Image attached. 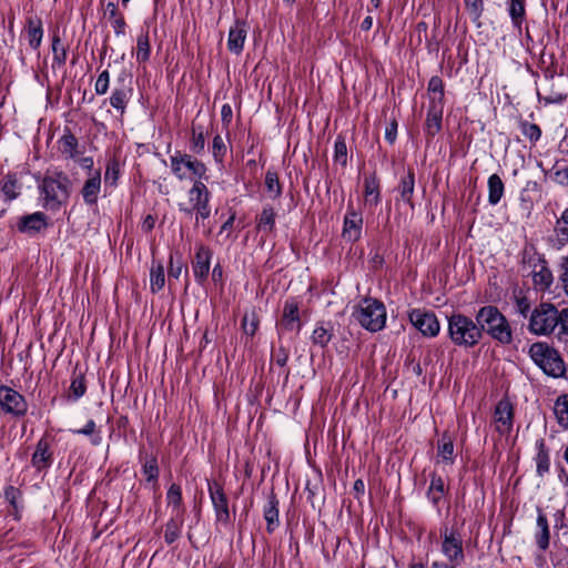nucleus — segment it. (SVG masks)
I'll return each instance as SVG.
<instances>
[{"instance_id":"1","label":"nucleus","mask_w":568,"mask_h":568,"mask_svg":"<svg viewBox=\"0 0 568 568\" xmlns=\"http://www.w3.org/2000/svg\"><path fill=\"white\" fill-rule=\"evenodd\" d=\"M42 206L49 211H59L69 201L72 182L67 173L48 170L39 184Z\"/></svg>"},{"instance_id":"2","label":"nucleus","mask_w":568,"mask_h":568,"mask_svg":"<svg viewBox=\"0 0 568 568\" xmlns=\"http://www.w3.org/2000/svg\"><path fill=\"white\" fill-rule=\"evenodd\" d=\"M476 321L483 334L486 332L491 338L501 344H510L513 342L510 325L496 306L480 307L476 314Z\"/></svg>"},{"instance_id":"3","label":"nucleus","mask_w":568,"mask_h":568,"mask_svg":"<svg viewBox=\"0 0 568 568\" xmlns=\"http://www.w3.org/2000/svg\"><path fill=\"white\" fill-rule=\"evenodd\" d=\"M448 336L455 345L468 348L480 342L483 333L477 321L457 313L448 317Z\"/></svg>"},{"instance_id":"4","label":"nucleus","mask_w":568,"mask_h":568,"mask_svg":"<svg viewBox=\"0 0 568 568\" xmlns=\"http://www.w3.org/2000/svg\"><path fill=\"white\" fill-rule=\"evenodd\" d=\"M529 355L545 374L551 377H561L565 375L566 367L562 358L559 353L547 343H534L529 348Z\"/></svg>"},{"instance_id":"5","label":"nucleus","mask_w":568,"mask_h":568,"mask_svg":"<svg viewBox=\"0 0 568 568\" xmlns=\"http://www.w3.org/2000/svg\"><path fill=\"white\" fill-rule=\"evenodd\" d=\"M211 193L206 185L196 180L187 192V203H180L179 210L187 215L195 213V223L203 222L211 215Z\"/></svg>"},{"instance_id":"6","label":"nucleus","mask_w":568,"mask_h":568,"mask_svg":"<svg viewBox=\"0 0 568 568\" xmlns=\"http://www.w3.org/2000/svg\"><path fill=\"white\" fill-rule=\"evenodd\" d=\"M354 316L365 329L369 332H378L384 328L386 323L385 305L372 297L364 298L357 305Z\"/></svg>"},{"instance_id":"7","label":"nucleus","mask_w":568,"mask_h":568,"mask_svg":"<svg viewBox=\"0 0 568 568\" xmlns=\"http://www.w3.org/2000/svg\"><path fill=\"white\" fill-rule=\"evenodd\" d=\"M560 314L550 303L539 304L530 314L529 331L536 335H549L558 327Z\"/></svg>"},{"instance_id":"8","label":"nucleus","mask_w":568,"mask_h":568,"mask_svg":"<svg viewBox=\"0 0 568 568\" xmlns=\"http://www.w3.org/2000/svg\"><path fill=\"white\" fill-rule=\"evenodd\" d=\"M27 410V400L20 393L8 386H0V413L21 417Z\"/></svg>"},{"instance_id":"9","label":"nucleus","mask_w":568,"mask_h":568,"mask_svg":"<svg viewBox=\"0 0 568 568\" xmlns=\"http://www.w3.org/2000/svg\"><path fill=\"white\" fill-rule=\"evenodd\" d=\"M493 423L495 430L500 436H508L510 434L514 425V408L508 399L503 398L496 404Z\"/></svg>"},{"instance_id":"10","label":"nucleus","mask_w":568,"mask_h":568,"mask_svg":"<svg viewBox=\"0 0 568 568\" xmlns=\"http://www.w3.org/2000/svg\"><path fill=\"white\" fill-rule=\"evenodd\" d=\"M409 321L425 336L434 337L439 333L440 325L434 313L413 310Z\"/></svg>"},{"instance_id":"11","label":"nucleus","mask_w":568,"mask_h":568,"mask_svg":"<svg viewBox=\"0 0 568 568\" xmlns=\"http://www.w3.org/2000/svg\"><path fill=\"white\" fill-rule=\"evenodd\" d=\"M442 551L450 562L460 564L463 561V540L457 531L445 528L443 532Z\"/></svg>"},{"instance_id":"12","label":"nucleus","mask_w":568,"mask_h":568,"mask_svg":"<svg viewBox=\"0 0 568 568\" xmlns=\"http://www.w3.org/2000/svg\"><path fill=\"white\" fill-rule=\"evenodd\" d=\"M209 494L213 504L216 520L223 524L230 521L229 500L223 487L217 483H209Z\"/></svg>"},{"instance_id":"13","label":"nucleus","mask_w":568,"mask_h":568,"mask_svg":"<svg viewBox=\"0 0 568 568\" xmlns=\"http://www.w3.org/2000/svg\"><path fill=\"white\" fill-rule=\"evenodd\" d=\"M301 320L298 313V304L295 301H286L283 307L281 321L277 323V332L282 335L285 332L301 331Z\"/></svg>"},{"instance_id":"14","label":"nucleus","mask_w":568,"mask_h":568,"mask_svg":"<svg viewBox=\"0 0 568 568\" xmlns=\"http://www.w3.org/2000/svg\"><path fill=\"white\" fill-rule=\"evenodd\" d=\"M363 230V216L349 204L344 216L342 236L344 240L354 243L361 239Z\"/></svg>"},{"instance_id":"15","label":"nucleus","mask_w":568,"mask_h":568,"mask_svg":"<svg viewBox=\"0 0 568 568\" xmlns=\"http://www.w3.org/2000/svg\"><path fill=\"white\" fill-rule=\"evenodd\" d=\"M48 226V217L43 212H34L20 217L18 222V231L29 235L40 233Z\"/></svg>"},{"instance_id":"16","label":"nucleus","mask_w":568,"mask_h":568,"mask_svg":"<svg viewBox=\"0 0 568 568\" xmlns=\"http://www.w3.org/2000/svg\"><path fill=\"white\" fill-rule=\"evenodd\" d=\"M100 192L101 171L95 170L94 172H91L89 178L85 180L81 189V195L85 204L93 205L97 204Z\"/></svg>"},{"instance_id":"17","label":"nucleus","mask_w":568,"mask_h":568,"mask_svg":"<svg viewBox=\"0 0 568 568\" xmlns=\"http://www.w3.org/2000/svg\"><path fill=\"white\" fill-rule=\"evenodd\" d=\"M212 257V252L209 247L204 245H199L195 257L193 261V272L195 278L201 283L203 282L210 272V261Z\"/></svg>"},{"instance_id":"18","label":"nucleus","mask_w":568,"mask_h":568,"mask_svg":"<svg viewBox=\"0 0 568 568\" xmlns=\"http://www.w3.org/2000/svg\"><path fill=\"white\" fill-rule=\"evenodd\" d=\"M534 285L537 290L546 291L552 284V274L544 260L538 258L531 271Z\"/></svg>"},{"instance_id":"19","label":"nucleus","mask_w":568,"mask_h":568,"mask_svg":"<svg viewBox=\"0 0 568 568\" xmlns=\"http://www.w3.org/2000/svg\"><path fill=\"white\" fill-rule=\"evenodd\" d=\"M52 463V453L50 452V445L44 439L41 438L36 446V450L31 458L32 466L41 471L51 466Z\"/></svg>"},{"instance_id":"20","label":"nucleus","mask_w":568,"mask_h":568,"mask_svg":"<svg viewBox=\"0 0 568 568\" xmlns=\"http://www.w3.org/2000/svg\"><path fill=\"white\" fill-rule=\"evenodd\" d=\"M246 39V27L243 21H236L229 31L227 48L231 52L240 54Z\"/></svg>"},{"instance_id":"21","label":"nucleus","mask_w":568,"mask_h":568,"mask_svg":"<svg viewBox=\"0 0 568 568\" xmlns=\"http://www.w3.org/2000/svg\"><path fill=\"white\" fill-rule=\"evenodd\" d=\"M183 524L184 510H178L172 514V517L166 523L164 530V540L168 545H172L181 537Z\"/></svg>"},{"instance_id":"22","label":"nucleus","mask_w":568,"mask_h":568,"mask_svg":"<svg viewBox=\"0 0 568 568\" xmlns=\"http://www.w3.org/2000/svg\"><path fill=\"white\" fill-rule=\"evenodd\" d=\"M537 454L535 456L536 474L538 477L544 478L550 470V455L546 446L545 439L540 438L536 442Z\"/></svg>"},{"instance_id":"23","label":"nucleus","mask_w":568,"mask_h":568,"mask_svg":"<svg viewBox=\"0 0 568 568\" xmlns=\"http://www.w3.org/2000/svg\"><path fill=\"white\" fill-rule=\"evenodd\" d=\"M334 336V327L331 322H320L316 324L311 339L313 344L324 348L328 345Z\"/></svg>"},{"instance_id":"24","label":"nucleus","mask_w":568,"mask_h":568,"mask_svg":"<svg viewBox=\"0 0 568 568\" xmlns=\"http://www.w3.org/2000/svg\"><path fill=\"white\" fill-rule=\"evenodd\" d=\"M43 28L42 21L38 17H29L27 20V38L29 45L37 50L42 41Z\"/></svg>"},{"instance_id":"25","label":"nucleus","mask_w":568,"mask_h":568,"mask_svg":"<svg viewBox=\"0 0 568 568\" xmlns=\"http://www.w3.org/2000/svg\"><path fill=\"white\" fill-rule=\"evenodd\" d=\"M264 519L266 520V530L272 534L280 525L278 520V500L272 494L264 506Z\"/></svg>"},{"instance_id":"26","label":"nucleus","mask_w":568,"mask_h":568,"mask_svg":"<svg viewBox=\"0 0 568 568\" xmlns=\"http://www.w3.org/2000/svg\"><path fill=\"white\" fill-rule=\"evenodd\" d=\"M537 529L535 532L536 544L540 550L545 551L549 546L550 531L547 517L541 509H538Z\"/></svg>"},{"instance_id":"27","label":"nucleus","mask_w":568,"mask_h":568,"mask_svg":"<svg viewBox=\"0 0 568 568\" xmlns=\"http://www.w3.org/2000/svg\"><path fill=\"white\" fill-rule=\"evenodd\" d=\"M365 204L376 206L381 202L379 181L376 174H371L364 180Z\"/></svg>"},{"instance_id":"28","label":"nucleus","mask_w":568,"mask_h":568,"mask_svg":"<svg viewBox=\"0 0 568 568\" xmlns=\"http://www.w3.org/2000/svg\"><path fill=\"white\" fill-rule=\"evenodd\" d=\"M58 149L64 159H75L79 154L78 139L71 132L64 133L58 140Z\"/></svg>"},{"instance_id":"29","label":"nucleus","mask_w":568,"mask_h":568,"mask_svg":"<svg viewBox=\"0 0 568 568\" xmlns=\"http://www.w3.org/2000/svg\"><path fill=\"white\" fill-rule=\"evenodd\" d=\"M488 203L490 205H497L504 196L505 185L498 174H491L488 178Z\"/></svg>"},{"instance_id":"30","label":"nucleus","mask_w":568,"mask_h":568,"mask_svg":"<svg viewBox=\"0 0 568 568\" xmlns=\"http://www.w3.org/2000/svg\"><path fill=\"white\" fill-rule=\"evenodd\" d=\"M437 456L445 464H454V443L452 437L447 433H444L442 438L438 440Z\"/></svg>"},{"instance_id":"31","label":"nucleus","mask_w":568,"mask_h":568,"mask_svg":"<svg viewBox=\"0 0 568 568\" xmlns=\"http://www.w3.org/2000/svg\"><path fill=\"white\" fill-rule=\"evenodd\" d=\"M444 111L427 109L426 121H425V134L429 138H434L442 130Z\"/></svg>"},{"instance_id":"32","label":"nucleus","mask_w":568,"mask_h":568,"mask_svg":"<svg viewBox=\"0 0 568 568\" xmlns=\"http://www.w3.org/2000/svg\"><path fill=\"white\" fill-rule=\"evenodd\" d=\"M415 189V175L413 171H408L407 175L402 178L398 190L400 200L407 203L410 207L413 204V194Z\"/></svg>"},{"instance_id":"33","label":"nucleus","mask_w":568,"mask_h":568,"mask_svg":"<svg viewBox=\"0 0 568 568\" xmlns=\"http://www.w3.org/2000/svg\"><path fill=\"white\" fill-rule=\"evenodd\" d=\"M276 213L270 205L263 207L261 214L256 219V227L266 234L271 233L275 226Z\"/></svg>"},{"instance_id":"34","label":"nucleus","mask_w":568,"mask_h":568,"mask_svg":"<svg viewBox=\"0 0 568 568\" xmlns=\"http://www.w3.org/2000/svg\"><path fill=\"white\" fill-rule=\"evenodd\" d=\"M21 184L19 183L16 174H7L1 181V192L6 200L12 201L20 194Z\"/></svg>"},{"instance_id":"35","label":"nucleus","mask_w":568,"mask_h":568,"mask_svg":"<svg viewBox=\"0 0 568 568\" xmlns=\"http://www.w3.org/2000/svg\"><path fill=\"white\" fill-rule=\"evenodd\" d=\"M445 491L446 490L444 479L440 476L433 474L430 476V484L427 491V496L430 499V501L435 506H437L443 496L445 495Z\"/></svg>"},{"instance_id":"36","label":"nucleus","mask_w":568,"mask_h":568,"mask_svg":"<svg viewBox=\"0 0 568 568\" xmlns=\"http://www.w3.org/2000/svg\"><path fill=\"white\" fill-rule=\"evenodd\" d=\"M165 285L164 267L161 263L152 264L150 270V288L152 293L160 292Z\"/></svg>"},{"instance_id":"37","label":"nucleus","mask_w":568,"mask_h":568,"mask_svg":"<svg viewBox=\"0 0 568 568\" xmlns=\"http://www.w3.org/2000/svg\"><path fill=\"white\" fill-rule=\"evenodd\" d=\"M554 412L558 424L568 430V394L561 395L557 398Z\"/></svg>"},{"instance_id":"38","label":"nucleus","mask_w":568,"mask_h":568,"mask_svg":"<svg viewBox=\"0 0 568 568\" xmlns=\"http://www.w3.org/2000/svg\"><path fill=\"white\" fill-rule=\"evenodd\" d=\"M151 47L149 31L142 32L136 39L135 58L138 62H145L150 58Z\"/></svg>"},{"instance_id":"39","label":"nucleus","mask_w":568,"mask_h":568,"mask_svg":"<svg viewBox=\"0 0 568 568\" xmlns=\"http://www.w3.org/2000/svg\"><path fill=\"white\" fill-rule=\"evenodd\" d=\"M71 432L78 435L90 436V442L93 446H100L102 444V435L100 432H97V425L93 419L88 420L84 427L72 429Z\"/></svg>"},{"instance_id":"40","label":"nucleus","mask_w":568,"mask_h":568,"mask_svg":"<svg viewBox=\"0 0 568 568\" xmlns=\"http://www.w3.org/2000/svg\"><path fill=\"white\" fill-rule=\"evenodd\" d=\"M265 189L271 199H277L282 194V185L275 171L265 173Z\"/></svg>"},{"instance_id":"41","label":"nucleus","mask_w":568,"mask_h":568,"mask_svg":"<svg viewBox=\"0 0 568 568\" xmlns=\"http://www.w3.org/2000/svg\"><path fill=\"white\" fill-rule=\"evenodd\" d=\"M525 0H510L509 1V16L516 28L521 29V23L525 17Z\"/></svg>"},{"instance_id":"42","label":"nucleus","mask_w":568,"mask_h":568,"mask_svg":"<svg viewBox=\"0 0 568 568\" xmlns=\"http://www.w3.org/2000/svg\"><path fill=\"white\" fill-rule=\"evenodd\" d=\"M166 501L168 506H172V514L176 513L178 510H184L182 507V490L180 485L172 484L166 493Z\"/></svg>"},{"instance_id":"43","label":"nucleus","mask_w":568,"mask_h":568,"mask_svg":"<svg viewBox=\"0 0 568 568\" xmlns=\"http://www.w3.org/2000/svg\"><path fill=\"white\" fill-rule=\"evenodd\" d=\"M120 175V162L116 158H111L105 168L104 183L105 185L115 186Z\"/></svg>"},{"instance_id":"44","label":"nucleus","mask_w":568,"mask_h":568,"mask_svg":"<svg viewBox=\"0 0 568 568\" xmlns=\"http://www.w3.org/2000/svg\"><path fill=\"white\" fill-rule=\"evenodd\" d=\"M53 65H63L67 61L68 50L62 44L60 37L54 33L52 37Z\"/></svg>"},{"instance_id":"45","label":"nucleus","mask_w":568,"mask_h":568,"mask_svg":"<svg viewBox=\"0 0 568 568\" xmlns=\"http://www.w3.org/2000/svg\"><path fill=\"white\" fill-rule=\"evenodd\" d=\"M85 390L87 386L83 374L74 372L69 388L70 397H72L73 400H78L85 394Z\"/></svg>"},{"instance_id":"46","label":"nucleus","mask_w":568,"mask_h":568,"mask_svg":"<svg viewBox=\"0 0 568 568\" xmlns=\"http://www.w3.org/2000/svg\"><path fill=\"white\" fill-rule=\"evenodd\" d=\"M555 232L561 244L568 243V207L564 210L561 216L557 220Z\"/></svg>"},{"instance_id":"47","label":"nucleus","mask_w":568,"mask_h":568,"mask_svg":"<svg viewBox=\"0 0 568 568\" xmlns=\"http://www.w3.org/2000/svg\"><path fill=\"white\" fill-rule=\"evenodd\" d=\"M334 161L339 163L342 166L347 164V146L345 139L338 135L334 144Z\"/></svg>"},{"instance_id":"48","label":"nucleus","mask_w":568,"mask_h":568,"mask_svg":"<svg viewBox=\"0 0 568 568\" xmlns=\"http://www.w3.org/2000/svg\"><path fill=\"white\" fill-rule=\"evenodd\" d=\"M184 160H185L184 168L186 170H189L190 172H192L193 175H195L199 179H201L205 175L206 168L202 162H200L199 160L192 159V156L187 155V154H184Z\"/></svg>"},{"instance_id":"49","label":"nucleus","mask_w":568,"mask_h":568,"mask_svg":"<svg viewBox=\"0 0 568 568\" xmlns=\"http://www.w3.org/2000/svg\"><path fill=\"white\" fill-rule=\"evenodd\" d=\"M520 131L525 138H527L530 142H537L541 136L540 128L535 123H529L527 121L520 122Z\"/></svg>"},{"instance_id":"50","label":"nucleus","mask_w":568,"mask_h":568,"mask_svg":"<svg viewBox=\"0 0 568 568\" xmlns=\"http://www.w3.org/2000/svg\"><path fill=\"white\" fill-rule=\"evenodd\" d=\"M129 97L128 92L122 89H114L111 97H110V104L115 108L116 110H120L121 112H124L126 108Z\"/></svg>"},{"instance_id":"51","label":"nucleus","mask_w":568,"mask_h":568,"mask_svg":"<svg viewBox=\"0 0 568 568\" xmlns=\"http://www.w3.org/2000/svg\"><path fill=\"white\" fill-rule=\"evenodd\" d=\"M258 317L255 312L245 313L242 320V327L245 334L253 336L258 327Z\"/></svg>"},{"instance_id":"52","label":"nucleus","mask_w":568,"mask_h":568,"mask_svg":"<svg viewBox=\"0 0 568 568\" xmlns=\"http://www.w3.org/2000/svg\"><path fill=\"white\" fill-rule=\"evenodd\" d=\"M170 162H171V170L172 172L175 174V176L179 179V180H183L186 178V174H185V171H184V154H175L173 156H171L170 159Z\"/></svg>"},{"instance_id":"53","label":"nucleus","mask_w":568,"mask_h":568,"mask_svg":"<svg viewBox=\"0 0 568 568\" xmlns=\"http://www.w3.org/2000/svg\"><path fill=\"white\" fill-rule=\"evenodd\" d=\"M560 321H558L557 337L559 341L568 342V307L559 312Z\"/></svg>"},{"instance_id":"54","label":"nucleus","mask_w":568,"mask_h":568,"mask_svg":"<svg viewBox=\"0 0 568 568\" xmlns=\"http://www.w3.org/2000/svg\"><path fill=\"white\" fill-rule=\"evenodd\" d=\"M212 153L217 162H222L226 153V146L221 135H215L212 142Z\"/></svg>"},{"instance_id":"55","label":"nucleus","mask_w":568,"mask_h":568,"mask_svg":"<svg viewBox=\"0 0 568 568\" xmlns=\"http://www.w3.org/2000/svg\"><path fill=\"white\" fill-rule=\"evenodd\" d=\"M109 83H110V74H109V71L104 70L103 72L100 73V75L98 77V79L95 81V85H94L95 93L99 95L105 94L109 89Z\"/></svg>"},{"instance_id":"56","label":"nucleus","mask_w":568,"mask_h":568,"mask_svg":"<svg viewBox=\"0 0 568 568\" xmlns=\"http://www.w3.org/2000/svg\"><path fill=\"white\" fill-rule=\"evenodd\" d=\"M428 109L444 111L445 106V92L427 93Z\"/></svg>"},{"instance_id":"57","label":"nucleus","mask_w":568,"mask_h":568,"mask_svg":"<svg viewBox=\"0 0 568 568\" xmlns=\"http://www.w3.org/2000/svg\"><path fill=\"white\" fill-rule=\"evenodd\" d=\"M515 304H516V311L523 315L527 316L529 310H530V303L528 298L521 293H515Z\"/></svg>"},{"instance_id":"58","label":"nucleus","mask_w":568,"mask_h":568,"mask_svg":"<svg viewBox=\"0 0 568 568\" xmlns=\"http://www.w3.org/2000/svg\"><path fill=\"white\" fill-rule=\"evenodd\" d=\"M143 474L149 481L155 480L159 475L158 462L155 458L149 459L143 466Z\"/></svg>"},{"instance_id":"59","label":"nucleus","mask_w":568,"mask_h":568,"mask_svg":"<svg viewBox=\"0 0 568 568\" xmlns=\"http://www.w3.org/2000/svg\"><path fill=\"white\" fill-rule=\"evenodd\" d=\"M272 359L278 365V366H285L288 361V352L285 347L280 346L272 355Z\"/></svg>"},{"instance_id":"60","label":"nucleus","mask_w":568,"mask_h":568,"mask_svg":"<svg viewBox=\"0 0 568 568\" xmlns=\"http://www.w3.org/2000/svg\"><path fill=\"white\" fill-rule=\"evenodd\" d=\"M438 92H444V82L438 75H434L428 81L427 93Z\"/></svg>"},{"instance_id":"61","label":"nucleus","mask_w":568,"mask_h":568,"mask_svg":"<svg viewBox=\"0 0 568 568\" xmlns=\"http://www.w3.org/2000/svg\"><path fill=\"white\" fill-rule=\"evenodd\" d=\"M559 281L561 283L564 292L568 296V258H565L564 262L561 263Z\"/></svg>"},{"instance_id":"62","label":"nucleus","mask_w":568,"mask_h":568,"mask_svg":"<svg viewBox=\"0 0 568 568\" xmlns=\"http://www.w3.org/2000/svg\"><path fill=\"white\" fill-rule=\"evenodd\" d=\"M397 126L396 120H392L385 130V139L389 144H393L396 141Z\"/></svg>"},{"instance_id":"63","label":"nucleus","mask_w":568,"mask_h":568,"mask_svg":"<svg viewBox=\"0 0 568 568\" xmlns=\"http://www.w3.org/2000/svg\"><path fill=\"white\" fill-rule=\"evenodd\" d=\"M111 26L116 36H123L125 33L126 23L122 16H120L115 19H112Z\"/></svg>"},{"instance_id":"64","label":"nucleus","mask_w":568,"mask_h":568,"mask_svg":"<svg viewBox=\"0 0 568 568\" xmlns=\"http://www.w3.org/2000/svg\"><path fill=\"white\" fill-rule=\"evenodd\" d=\"M466 8L476 17H479L483 11V0H464Z\"/></svg>"}]
</instances>
